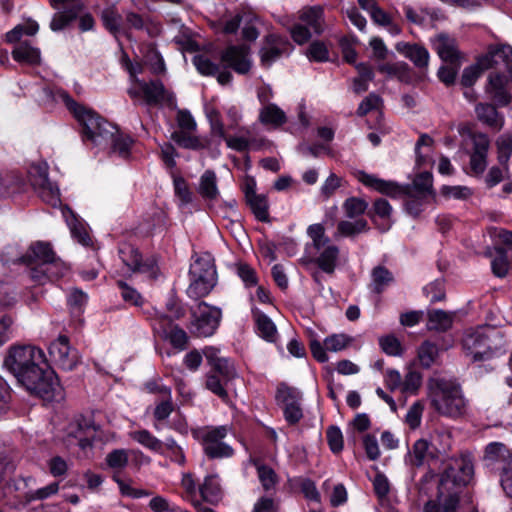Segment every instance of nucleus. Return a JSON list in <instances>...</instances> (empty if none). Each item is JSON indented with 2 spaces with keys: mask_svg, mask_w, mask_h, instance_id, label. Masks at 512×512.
Returning a JSON list of instances; mask_svg holds the SVG:
<instances>
[{
  "mask_svg": "<svg viewBox=\"0 0 512 512\" xmlns=\"http://www.w3.org/2000/svg\"><path fill=\"white\" fill-rule=\"evenodd\" d=\"M421 384H422L421 373L418 371H415V370H409L406 373L404 380L402 381L401 391L403 393L415 395V394H417L419 388L421 387Z\"/></svg>",
  "mask_w": 512,
  "mask_h": 512,
  "instance_id": "55",
  "label": "nucleus"
},
{
  "mask_svg": "<svg viewBox=\"0 0 512 512\" xmlns=\"http://www.w3.org/2000/svg\"><path fill=\"white\" fill-rule=\"evenodd\" d=\"M253 318L258 334L266 341L275 342L278 337V333L274 322L258 309L253 310Z\"/></svg>",
  "mask_w": 512,
  "mask_h": 512,
  "instance_id": "31",
  "label": "nucleus"
},
{
  "mask_svg": "<svg viewBox=\"0 0 512 512\" xmlns=\"http://www.w3.org/2000/svg\"><path fill=\"white\" fill-rule=\"evenodd\" d=\"M394 280L393 274L384 266L379 265L371 271L370 288L374 293H382Z\"/></svg>",
  "mask_w": 512,
  "mask_h": 512,
  "instance_id": "36",
  "label": "nucleus"
},
{
  "mask_svg": "<svg viewBox=\"0 0 512 512\" xmlns=\"http://www.w3.org/2000/svg\"><path fill=\"white\" fill-rule=\"evenodd\" d=\"M482 69L504 68L507 74L502 72L491 73L488 77L486 92L498 106H506L511 100V95L506 87L512 80V47L509 45H491L487 52L479 57Z\"/></svg>",
  "mask_w": 512,
  "mask_h": 512,
  "instance_id": "2",
  "label": "nucleus"
},
{
  "mask_svg": "<svg viewBox=\"0 0 512 512\" xmlns=\"http://www.w3.org/2000/svg\"><path fill=\"white\" fill-rule=\"evenodd\" d=\"M50 4L54 9L60 10L54 14L50 22V28L55 32L63 30L82 9L79 0H50Z\"/></svg>",
  "mask_w": 512,
  "mask_h": 512,
  "instance_id": "15",
  "label": "nucleus"
},
{
  "mask_svg": "<svg viewBox=\"0 0 512 512\" xmlns=\"http://www.w3.org/2000/svg\"><path fill=\"white\" fill-rule=\"evenodd\" d=\"M424 405L417 401L408 410L405 421L411 429H416L421 424Z\"/></svg>",
  "mask_w": 512,
  "mask_h": 512,
  "instance_id": "60",
  "label": "nucleus"
},
{
  "mask_svg": "<svg viewBox=\"0 0 512 512\" xmlns=\"http://www.w3.org/2000/svg\"><path fill=\"white\" fill-rule=\"evenodd\" d=\"M452 436L449 432L439 431L436 432L432 438L430 456L432 458H439L447 456L452 448Z\"/></svg>",
  "mask_w": 512,
  "mask_h": 512,
  "instance_id": "39",
  "label": "nucleus"
},
{
  "mask_svg": "<svg viewBox=\"0 0 512 512\" xmlns=\"http://www.w3.org/2000/svg\"><path fill=\"white\" fill-rule=\"evenodd\" d=\"M512 459V450L506 448V446L499 442L490 443L485 450V460L489 464L499 463L501 466H506Z\"/></svg>",
  "mask_w": 512,
  "mask_h": 512,
  "instance_id": "34",
  "label": "nucleus"
},
{
  "mask_svg": "<svg viewBox=\"0 0 512 512\" xmlns=\"http://www.w3.org/2000/svg\"><path fill=\"white\" fill-rule=\"evenodd\" d=\"M378 70L404 83H409L412 78L410 67L405 62L384 63L378 66Z\"/></svg>",
  "mask_w": 512,
  "mask_h": 512,
  "instance_id": "41",
  "label": "nucleus"
},
{
  "mask_svg": "<svg viewBox=\"0 0 512 512\" xmlns=\"http://www.w3.org/2000/svg\"><path fill=\"white\" fill-rule=\"evenodd\" d=\"M95 428L90 419L84 416L76 417L66 428L63 441L68 448L78 446L85 450L91 447V439L94 437Z\"/></svg>",
  "mask_w": 512,
  "mask_h": 512,
  "instance_id": "11",
  "label": "nucleus"
},
{
  "mask_svg": "<svg viewBox=\"0 0 512 512\" xmlns=\"http://www.w3.org/2000/svg\"><path fill=\"white\" fill-rule=\"evenodd\" d=\"M497 147V158L500 165L508 164L510 156L512 154V135L504 133L496 140Z\"/></svg>",
  "mask_w": 512,
  "mask_h": 512,
  "instance_id": "51",
  "label": "nucleus"
},
{
  "mask_svg": "<svg viewBox=\"0 0 512 512\" xmlns=\"http://www.w3.org/2000/svg\"><path fill=\"white\" fill-rule=\"evenodd\" d=\"M221 61L239 74H246L251 68L249 47L246 45L229 46L221 53Z\"/></svg>",
  "mask_w": 512,
  "mask_h": 512,
  "instance_id": "20",
  "label": "nucleus"
},
{
  "mask_svg": "<svg viewBox=\"0 0 512 512\" xmlns=\"http://www.w3.org/2000/svg\"><path fill=\"white\" fill-rule=\"evenodd\" d=\"M289 51L290 44L286 40L277 35H269L260 51L261 63L265 67H270L283 54H288Z\"/></svg>",
  "mask_w": 512,
  "mask_h": 512,
  "instance_id": "23",
  "label": "nucleus"
},
{
  "mask_svg": "<svg viewBox=\"0 0 512 512\" xmlns=\"http://www.w3.org/2000/svg\"><path fill=\"white\" fill-rule=\"evenodd\" d=\"M199 492L202 500L212 505L218 504L222 499L221 487L214 475L205 477L204 482L199 486Z\"/></svg>",
  "mask_w": 512,
  "mask_h": 512,
  "instance_id": "33",
  "label": "nucleus"
},
{
  "mask_svg": "<svg viewBox=\"0 0 512 512\" xmlns=\"http://www.w3.org/2000/svg\"><path fill=\"white\" fill-rule=\"evenodd\" d=\"M101 20L104 27L114 36L124 32L122 16L114 7H108L102 10Z\"/></svg>",
  "mask_w": 512,
  "mask_h": 512,
  "instance_id": "42",
  "label": "nucleus"
},
{
  "mask_svg": "<svg viewBox=\"0 0 512 512\" xmlns=\"http://www.w3.org/2000/svg\"><path fill=\"white\" fill-rule=\"evenodd\" d=\"M427 318L428 330L444 332L451 328L454 314L440 309H433L428 311Z\"/></svg>",
  "mask_w": 512,
  "mask_h": 512,
  "instance_id": "32",
  "label": "nucleus"
},
{
  "mask_svg": "<svg viewBox=\"0 0 512 512\" xmlns=\"http://www.w3.org/2000/svg\"><path fill=\"white\" fill-rule=\"evenodd\" d=\"M463 349L474 361L492 357L504 347V335L494 326L485 325L469 330L462 340Z\"/></svg>",
  "mask_w": 512,
  "mask_h": 512,
  "instance_id": "4",
  "label": "nucleus"
},
{
  "mask_svg": "<svg viewBox=\"0 0 512 512\" xmlns=\"http://www.w3.org/2000/svg\"><path fill=\"white\" fill-rule=\"evenodd\" d=\"M299 20L315 34L324 31V11L321 6L304 7L299 11Z\"/></svg>",
  "mask_w": 512,
  "mask_h": 512,
  "instance_id": "26",
  "label": "nucleus"
},
{
  "mask_svg": "<svg viewBox=\"0 0 512 512\" xmlns=\"http://www.w3.org/2000/svg\"><path fill=\"white\" fill-rule=\"evenodd\" d=\"M153 328L163 338L168 339L173 347L179 350L186 348L188 343L187 333L178 325H173L168 315L158 314L154 319Z\"/></svg>",
  "mask_w": 512,
  "mask_h": 512,
  "instance_id": "16",
  "label": "nucleus"
},
{
  "mask_svg": "<svg viewBox=\"0 0 512 512\" xmlns=\"http://www.w3.org/2000/svg\"><path fill=\"white\" fill-rule=\"evenodd\" d=\"M120 258L132 272L148 273L154 277L157 266L153 259L142 261L139 251L131 245L125 244L119 249Z\"/></svg>",
  "mask_w": 512,
  "mask_h": 512,
  "instance_id": "18",
  "label": "nucleus"
},
{
  "mask_svg": "<svg viewBox=\"0 0 512 512\" xmlns=\"http://www.w3.org/2000/svg\"><path fill=\"white\" fill-rule=\"evenodd\" d=\"M475 112L481 122L498 130L502 128L503 119L493 105L480 103L476 106Z\"/></svg>",
  "mask_w": 512,
  "mask_h": 512,
  "instance_id": "40",
  "label": "nucleus"
},
{
  "mask_svg": "<svg viewBox=\"0 0 512 512\" xmlns=\"http://www.w3.org/2000/svg\"><path fill=\"white\" fill-rule=\"evenodd\" d=\"M473 150L470 156V169L474 175H481L487 167V155L490 147V140L483 133L472 136Z\"/></svg>",
  "mask_w": 512,
  "mask_h": 512,
  "instance_id": "22",
  "label": "nucleus"
},
{
  "mask_svg": "<svg viewBox=\"0 0 512 512\" xmlns=\"http://www.w3.org/2000/svg\"><path fill=\"white\" fill-rule=\"evenodd\" d=\"M382 350L391 356L401 355L402 349L399 340L393 335H387L379 339Z\"/></svg>",
  "mask_w": 512,
  "mask_h": 512,
  "instance_id": "64",
  "label": "nucleus"
},
{
  "mask_svg": "<svg viewBox=\"0 0 512 512\" xmlns=\"http://www.w3.org/2000/svg\"><path fill=\"white\" fill-rule=\"evenodd\" d=\"M129 436L145 448L159 454H164L163 442L155 437L150 431L146 429L136 430L130 432Z\"/></svg>",
  "mask_w": 512,
  "mask_h": 512,
  "instance_id": "35",
  "label": "nucleus"
},
{
  "mask_svg": "<svg viewBox=\"0 0 512 512\" xmlns=\"http://www.w3.org/2000/svg\"><path fill=\"white\" fill-rule=\"evenodd\" d=\"M106 462L113 469H122L128 463L127 451L124 449H115L106 456Z\"/></svg>",
  "mask_w": 512,
  "mask_h": 512,
  "instance_id": "63",
  "label": "nucleus"
},
{
  "mask_svg": "<svg viewBox=\"0 0 512 512\" xmlns=\"http://www.w3.org/2000/svg\"><path fill=\"white\" fill-rule=\"evenodd\" d=\"M460 492L461 489L456 487L442 489V485L439 482L437 499L440 503L441 512H458Z\"/></svg>",
  "mask_w": 512,
  "mask_h": 512,
  "instance_id": "30",
  "label": "nucleus"
},
{
  "mask_svg": "<svg viewBox=\"0 0 512 512\" xmlns=\"http://www.w3.org/2000/svg\"><path fill=\"white\" fill-rule=\"evenodd\" d=\"M431 406L442 416L460 418L468 410V400L461 386L450 380L439 379L430 394Z\"/></svg>",
  "mask_w": 512,
  "mask_h": 512,
  "instance_id": "5",
  "label": "nucleus"
},
{
  "mask_svg": "<svg viewBox=\"0 0 512 512\" xmlns=\"http://www.w3.org/2000/svg\"><path fill=\"white\" fill-rule=\"evenodd\" d=\"M192 132L193 131H174L171 134V139L179 146L186 149L200 150L206 148L207 144L205 141L193 135Z\"/></svg>",
  "mask_w": 512,
  "mask_h": 512,
  "instance_id": "43",
  "label": "nucleus"
},
{
  "mask_svg": "<svg viewBox=\"0 0 512 512\" xmlns=\"http://www.w3.org/2000/svg\"><path fill=\"white\" fill-rule=\"evenodd\" d=\"M327 441L332 452L339 453L343 449V435L337 426H330L326 432Z\"/></svg>",
  "mask_w": 512,
  "mask_h": 512,
  "instance_id": "62",
  "label": "nucleus"
},
{
  "mask_svg": "<svg viewBox=\"0 0 512 512\" xmlns=\"http://www.w3.org/2000/svg\"><path fill=\"white\" fill-rule=\"evenodd\" d=\"M276 400L282 405L285 420L294 425L298 423L302 417L303 412L300 406L301 393L296 388L280 384L276 392Z\"/></svg>",
  "mask_w": 512,
  "mask_h": 512,
  "instance_id": "13",
  "label": "nucleus"
},
{
  "mask_svg": "<svg viewBox=\"0 0 512 512\" xmlns=\"http://www.w3.org/2000/svg\"><path fill=\"white\" fill-rule=\"evenodd\" d=\"M258 120L265 126L278 128L286 123L287 116L279 106L271 104L260 108Z\"/></svg>",
  "mask_w": 512,
  "mask_h": 512,
  "instance_id": "28",
  "label": "nucleus"
},
{
  "mask_svg": "<svg viewBox=\"0 0 512 512\" xmlns=\"http://www.w3.org/2000/svg\"><path fill=\"white\" fill-rule=\"evenodd\" d=\"M407 193L418 194L421 198H428L434 195L433 177L430 172H422L413 180V184L407 189Z\"/></svg>",
  "mask_w": 512,
  "mask_h": 512,
  "instance_id": "38",
  "label": "nucleus"
},
{
  "mask_svg": "<svg viewBox=\"0 0 512 512\" xmlns=\"http://www.w3.org/2000/svg\"><path fill=\"white\" fill-rule=\"evenodd\" d=\"M352 339L345 334H333L324 339V346L327 351L339 352L348 347Z\"/></svg>",
  "mask_w": 512,
  "mask_h": 512,
  "instance_id": "56",
  "label": "nucleus"
},
{
  "mask_svg": "<svg viewBox=\"0 0 512 512\" xmlns=\"http://www.w3.org/2000/svg\"><path fill=\"white\" fill-rule=\"evenodd\" d=\"M14 250V247L6 248V250L2 253V260L6 264L23 262L28 266V269L32 267H38V269H40V267L46 263V260L53 259V255L55 254L52 251L50 244L44 242H37L33 244L26 255L15 259L10 257ZM28 271L29 270H27V272Z\"/></svg>",
  "mask_w": 512,
  "mask_h": 512,
  "instance_id": "12",
  "label": "nucleus"
},
{
  "mask_svg": "<svg viewBox=\"0 0 512 512\" xmlns=\"http://www.w3.org/2000/svg\"><path fill=\"white\" fill-rule=\"evenodd\" d=\"M438 347L436 344L425 341L418 349V358L424 368H430L438 357Z\"/></svg>",
  "mask_w": 512,
  "mask_h": 512,
  "instance_id": "50",
  "label": "nucleus"
},
{
  "mask_svg": "<svg viewBox=\"0 0 512 512\" xmlns=\"http://www.w3.org/2000/svg\"><path fill=\"white\" fill-rule=\"evenodd\" d=\"M190 277L206 279L207 281H217V273L214 260L210 255L198 257L191 264L189 270Z\"/></svg>",
  "mask_w": 512,
  "mask_h": 512,
  "instance_id": "27",
  "label": "nucleus"
},
{
  "mask_svg": "<svg viewBox=\"0 0 512 512\" xmlns=\"http://www.w3.org/2000/svg\"><path fill=\"white\" fill-rule=\"evenodd\" d=\"M369 229L370 228L367 220L363 218H358L355 221L341 220L337 224L334 238L338 239L340 237H355L358 234L368 232Z\"/></svg>",
  "mask_w": 512,
  "mask_h": 512,
  "instance_id": "29",
  "label": "nucleus"
},
{
  "mask_svg": "<svg viewBox=\"0 0 512 512\" xmlns=\"http://www.w3.org/2000/svg\"><path fill=\"white\" fill-rule=\"evenodd\" d=\"M423 292L431 303L442 301L445 298L443 282L436 280L423 288Z\"/></svg>",
  "mask_w": 512,
  "mask_h": 512,
  "instance_id": "59",
  "label": "nucleus"
},
{
  "mask_svg": "<svg viewBox=\"0 0 512 512\" xmlns=\"http://www.w3.org/2000/svg\"><path fill=\"white\" fill-rule=\"evenodd\" d=\"M221 317L222 313L219 308L201 302L192 311L189 330L197 337L212 336L220 324Z\"/></svg>",
  "mask_w": 512,
  "mask_h": 512,
  "instance_id": "10",
  "label": "nucleus"
},
{
  "mask_svg": "<svg viewBox=\"0 0 512 512\" xmlns=\"http://www.w3.org/2000/svg\"><path fill=\"white\" fill-rule=\"evenodd\" d=\"M307 235L312 240V243L306 246V251L311 256V262L315 263L323 272L333 274L339 259V247L331 242L321 223L309 225Z\"/></svg>",
  "mask_w": 512,
  "mask_h": 512,
  "instance_id": "6",
  "label": "nucleus"
},
{
  "mask_svg": "<svg viewBox=\"0 0 512 512\" xmlns=\"http://www.w3.org/2000/svg\"><path fill=\"white\" fill-rule=\"evenodd\" d=\"M12 57L17 62L38 64L40 61V51L30 46L27 42H20L13 49Z\"/></svg>",
  "mask_w": 512,
  "mask_h": 512,
  "instance_id": "44",
  "label": "nucleus"
},
{
  "mask_svg": "<svg viewBox=\"0 0 512 512\" xmlns=\"http://www.w3.org/2000/svg\"><path fill=\"white\" fill-rule=\"evenodd\" d=\"M255 217L261 222L269 220V204L266 195L258 194L249 199H246Z\"/></svg>",
  "mask_w": 512,
  "mask_h": 512,
  "instance_id": "47",
  "label": "nucleus"
},
{
  "mask_svg": "<svg viewBox=\"0 0 512 512\" xmlns=\"http://www.w3.org/2000/svg\"><path fill=\"white\" fill-rule=\"evenodd\" d=\"M58 97L82 126L84 141H91L95 145H100L103 140H108V136H113L116 126L103 119L98 113L77 104L65 91H60Z\"/></svg>",
  "mask_w": 512,
  "mask_h": 512,
  "instance_id": "3",
  "label": "nucleus"
},
{
  "mask_svg": "<svg viewBox=\"0 0 512 512\" xmlns=\"http://www.w3.org/2000/svg\"><path fill=\"white\" fill-rule=\"evenodd\" d=\"M257 472L259 480L265 490H269L277 482V475L272 468L267 465H258Z\"/></svg>",
  "mask_w": 512,
  "mask_h": 512,
  "instance_id": "61",
  "label": "nucleus"
},
{
  "mask_svg": "<svg viewBox=\"0 0 512 512\" xmlns=\"http://www.w3.org/2000/svg\"><path fill=\"white\" fill-rule=\"evenodd\" d=\"M486 69H482L479 64V59L476 64L471 65L463 70L460 83L465 88H470L476 80L480 77L481 73Z\"/></svg>",
  "mask_w": 512,
  "mask_h": 512,
  "instance_id": "57",
  "label": "nucleus"
},
{
  "mask_svg": "<svg viewBox=\"0 0 512 512\" xmlns=\"http://www.w3.org/2000/svg\"><path fill=\"white\" fill-rule=\"evenodd\" d=\"M342 208L347 218L354 219L365 213L368 203L364 199L353 196L343 202Z\"/></svg>",
  "mask_w": 512,
  "mask_h": 512,
  "instance_id": "48",
  "label": "nucleus"
},
{
  "mask_svg": "<svg viewBox=\"0 0 512 512\" xmlns=\"http://www.w3.org/2000/svg\"><path fill=\"white\" fill-rule=\"evenodd\" d=\"M198 193L205 200H214L218 197L217 177L214 171L206 170L200 177Z\"/></svg>",
  "mask_w": 512,
  "mask_h": 512,
  "instance_id": "37",
  "label": "nucleus"
},
{
  "mask_svg": "<svg viewBox=\"0 0 512 512\" xmlns=\"http://www.w3.org/2000/svg\"><path fill=\"white\" fill-rule=\"evenodd\" d=\"M357 178L365 186L388 196L395 197L402 192V189L396 183L380 179L364 171H359Z\"/></svg>",
  "mask_w": 512,
  "mask_h": 512,
  "instance_id": "25",
  "label": "nucleus"
},
{
  "mask_svg": "<svg viewBox=\"0 0 512 512\" xmlns=\"http://www.w3.org/2000/svg\"><path fill=\"white\" fill-rule=\"evenodd\" d=\"M432 46L438 56L448 64H461L463 55L458 49L455 38L440 33L432 39Z\"/></svg>",
  "mask_w": 512,
  "mask_h": 512,
  "instance_id": "21",
  "label": "nucleus"
},
{
  "mask_svg": "<svg viewBox=\"0 0 512 512\" xmlns=\"http://www.w3.org/2000/svg\"><path fill=\"white\" fill-rule=\"evenodd\" d=\"M473 475L474 466L470 456L462 454L459 457H452L447 461L439 482L442 485V489L447 487L461 489L470 483Z\"/></svg>",
  "mask_w": 512,
  "mask_h": 512,
  "instance_id": "8",
  "label": "nucleus"
},
{
  "mask_svg": "<svg viewBox=\"0 0 512 512\" xmlns=\"http://www.w3.org/2000/svg\"><path fill=\"white\" fill-rule=\"evenodd\" d=\"M28 173L34 191L44 202L54 207L60 204V190L58 185L49 179L46 162L32 164Z\"/></svg>",
  "mask_w": 512,
  "mask_h": 512,
  "instance_id": "9",
  "label": "nucleus"
},
{
  "mask_svg": "<svg viewBox=\"0 0 512 512\" xmlns=\"http://www.w3.org/2000/svg\"><path fill=\"white\" fill-rule=\"evenodd\" d=\"M191 283L187 288V295L191 299H199L208 295L216 282L207 281L206 279L190 277Z\"/></svg>",
  "mask_w": 512,
  "mask_h": 512,
  "instance_id": "45",
  "label": "nucleus"
},
{
  "mask_svg": "<svg viewBox=\"0 0 512 512\" xmlns=\"http://www.w3.org/2000/svg\"><path fill=\"white\" fill-rule=\"evenodd\" d=\"M136 84L140 86L143 98L148 105H161L167 104L168 106H175V95L165 89L163 83L159 80L145 82L139 79H134Z\"/></svg>",
  "mask_w": 512,
  "mask_h": 512,
  "instance_id": "17",
  "label": "nucleus"
},
{
  "mask_svg": "<svg viewBox=\"0 0 512 512\" xmlns=\"http://www.w3.org/2000/svg\"><path fill=\"white\" fill-rule=\"evenodd\" d=\"M68 271V267L58 258L55 254L53 259L46 260V263L38 269V267H32L28 271V275L32 281L37 284H44L47 281L57 280L64 276Z\"/></svg>",
  "mask_w": 512,
  "mask_h": 512,
  "instance_id": "19",
  "label": "nucleus"
},
{
  "mask_svg": "<svg viewBox=\"0 0 512 512\" xmlns=\"http://www.w3.org/2000/svg\"><path fill=\"white\" fill-rule=\"evenodd\" d=\"M108 139L112 142L113 152L118 153L124 158L129 155L130 148L133 143V140L129 136L119 134L116 129L113 136H108Z\"/></svg>",
  "mask_w": 512,
  "mask_h": 512,
  "instance_id": "53",
  "label": "nucleus"
},
{
  "mask_svg": "<svg viewBox=\"0 0 512 512\" xmlns=\"http://www.w3.org/2000/svg\"><path fill=\"white\" fill-rule=\"evenodd\" d=\"M230 430L228 425L207 426L194 431L193 435L202 444L208 458H227L234 453L233 448L223 441Z\"/></svg>",
  "mask_w": 512,
  "mask_h": 512,
  "instance_id": "7",
  "label": "nucleus"
},
{
  "mask_svg": "<svg viewBox=\"0 0 512 512\" xmlns=\"http://www.w3.org/2000/svg\"><path fill=\"white\" fill-rule=\"evenodd\" d=\"M395 48L399 53L412 61L417 68H427L430 55L425 47L418 44L398 42Z\"/></svg>",
  "mask_w": 512,
  "mask_h": 512,
  "instance_id": "24",
  "label": "nucleus"
},
{
  "mask_svg": "<svg viewBox=\"0 0 512 512\" xmlns=\"http://www.w3.org/2000/svg\"><path fill=\"white\" fill-rule=\"evenodd\" d=\"M206 388L221 398L223 401L228 400V393L224 387V383L214 373H210L206 376Z\"/></svg>",
  "mask_w": 512,
  "mask_h": 512,
  "instance_id": "58",
  "label": "nucleus"
},
{
  "mask_svg": "<svg viewBox=\"0 0 512 512\" xmlns=\"http://www.w3.org/2000/svg\"><path fill=\"white\" fill-rule=\"evenodd\" d=\"M48 350L52 361L63 370L70 371L78 364V352L70 346L68 337L64 335L54 340Z\"/></svg>",
  "mask_w": 512,
  "mask_h": 512,
  "instance_id": "14",
  "label": "nucleus"
},
{
  "mask_svg": "<svg viewBox=\"0 0 512 512\" xmlns=\"http://www.w3.org/2000/svg\"><path fill=\"white\" fill-rule=\"evenodd\" d=\"M192 62L197 71L204 76H214L219 71V65L212 62L205 54H197L193 57Z\"/></svg>",
  "mask_w": 512,
  "mask_h": 512,
  "instance_id": "52",
  "label": "nucleus"
},
{
  "mask_svg": "<svg viewBox=\"0 0 512 512\" xmlns=\"http://www.w3.org/2000/svg\"><path fill=\"white\" fill-rule=\"evenodd\" d=\"M39 30V25L35 21H28L25 25H18L6 34V39L10 43L18 42L23 34L33 36Z\"/></svg>",
  "mask_w": 512,
  "mask_h": 512,
  "instance_id": "54",
  "label": "nucleus"
},
{
  "mask_svg": "<svg viewBox=\"0 0 512 512\" xmlns=\"http://www.w3.org/2000/svg\"><path fill=\"white\" fill-rule=\"evenodd\" d=\"M430 443L426 439H418L409 452V462L414 467H420L424 464L427 456H430Z\"/></svg>",
  "mask_w": 512,
  "mask_h": 512,
  "instance_id": "46",
  "label": "nucleus"
},
{
  "mask_svg": "<svg viewBox=\"0 0 512 512\" xmlns=\"http://www.w3.org/2000/svg\"><path fill=\"white\" fill-rule=\"evenodd\" d=\"M4 366L30 393L43 399H52L59 384L43 350L30 345L9 349Z\"/></svg>",
  "mask_w": 512,
  "mask_h": 512,
  "instance_id": "1",
  "label": "nucleus"
},
{
  "mask_svg": "<svg viewBox=\"0 0 512 512\" xmlns=\"http://www.w3.org/2000/svg\"><path fill=\"white\" fill-rule=\"evenodd\" d=\"M496 256L491 262L492 272L495 276L503 278L508 274L510 262L506 251L502 247L495 248Z\"/></svg>",
  "mask_w": 512,
  "mask_h": 512,
  "instance_id": "49",
  "label": "nucleus"
}]
</instances>
